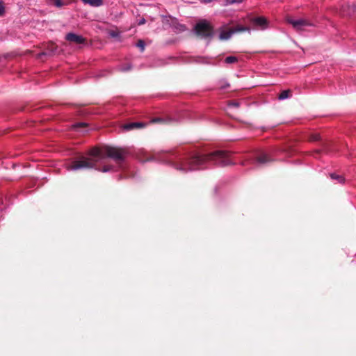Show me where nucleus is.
I'll list each match as a JSON object with an SVG mask.
<instances>
[{"instance_id":"1","label":"nucleus","mask_w":356,"mask_h":356,"mask_svg":"<svg viewBox=\"0 0 356 356\" xmlns=\"http://www.w3.org/2000/svg\"><path fill=\"white\" fill-rule=\"evenodd\" d=\"M168 163L183 173L204 169L212 165L226 166L234 164L232 154L224 150H217L209 154L196 152L185 156L172 154Z\"/></svg>"},{"instance_id":"2","label":"nucleus","mask_w":356,"mask_h":356,"mask_svg":"<svg viewBox=\"0 0 356 356\" xmlns=\"http://www.w3.org/2000/svg\"><path fill=\"white\" fill-rule=\"evenodd\" d=\"M129 152L124 148L104 146L102 147H94L86 155H81L73 161L67 167L69 170H79L82 169L95 168L99 171L106 172L114 170L111 165H98L106 157L113 159L119 166L127 158Z\"/></svg>"},{"instance_id":"3","label":"nucleus","mask_w":356,"mask_h":356,"mask_svg":"<svg viewBox=\"0 0 356 356\" xmlns=\"http://www.w3.org/2000/svg\"><path fill=\"white\" fill-rule=\"evenodd\" d=\"M195 31L197 35L202 38L211 37L213 33V28L207 20H201L195 26Z\"/></svg>"},{"instance_id":"4","label":"nucleus","mask_w":356,"mask_h":356,"mask_svg":"<svg viewBox=\"0 0 356 356\" xmlns=\"http://www.w3.org/2000/svg\"><path fill=\"white\" fill-rule=\"evenodd\" d=\"M249 29L242 25H237L234 28L225 29L222 27L219 38L220 40H228L235 33L242 32L248 30Z\"/></svg>"},{"instance_id":"5","label":"nucleus","mask_w":356,"mask_h":356,"mask_svg":"<svg viewBox=\"0 0 356 356\" xmlns=\"http://www.w3.org/2000/svg\"><path fill=\"white\" fill-rule=\"evenodd\" d=\"M65 40L76 44H84L86 42V39L85 38L74 33H68L66 34Z\"/></svg>"},{"instance_id":"6","label":"nucleus","mask_w":356,"mask_h":356,"mask_svg":"<svg viewBox=\"0 0 356 356\" xmlns=\"http://www.w3.org/2000/svg\"><path fill=\"white\" fill-rule=\"evenodd\" d=\"M289 23L296 31H303L306 27L310 26L312 24L305 19H291Z\"/></svg>"},{"instance_id":"7","label":"nucleus","mask_w":356,"mask_h":356,"mask_svg":"<svg viewBox=\"0 0 356 356\" xmlns=\"http://www.w3.org/2000/svg\"><path fill=\"white\" fill-rule=\"evenodd\" d=\"M251 22L252 25L257 29H265L268 26V22L264 17H254Z\"/></svg>"},{"instance_id":"8","label":"nucleus","mask_w":356,"mask_h":356,"mask_svg":"<svg viewBox=\"0 0 356 356\" xmlns=\"http://www.w3.org/2000/svg\"><path fill=\"white\" fill-rule=\"evenodd\" d=\"M145 127V124L143 122H129L124 124L122 126L123 130L129 131L133 129H141Z\"/></svg>"},{"instance_id":"9","label":"nucleus","mask_w":356,"mask_h":356,"mask_svg":"<svg viewBox=\"0 0 356 356\" xmlns=\"http://www.w3.org/2000/svg\"><path fill=\"white\" fill-rule=\"evenodd\" d=\"M271 161H273V159L266 152H261L260 154L257 155L254 159V161L260 164H264Z\"/></svg>"},{"instance_id":"10","label":"nucleus","mask_w":356,"mask_h":356,"mask_svg":"<svg viewBox=\"0 0 356 356\" xmlns=\"http://www.w3.org/2000/svg\"><path fill=\"white\" fill-rule=\"evenodd\" d=\"M84 4H88L92 7H99L104 4V0H81Z\"/></svg>"},{"instance_id":"11","label":"nucleus","mask_w":356,"mask_h":356,"mask_svg":"<svg viewBox=\"0 0 356 356\" xmlns=\"http://www.w3.org/2000/svg\"><path fill=\"white\" fill-rule=\"evenodd\" d=\"M172 122L170 118H154L152 120V122L168 123Z\"/></svg>"},{"instance_id":"12","label":"nucleus","mask_w":356,"mask_h":356,"mask_svg":"<svg viewBox=\"0 0 356 356\" xmlns=\"http://www.w3.org/2000/svg\"><path fill=\"white\" fill-rule=\"evenodd\" d=\"M291 96V91L290 90H286L281 92L279 95L278 99L280 100H283L287 99Z\"/></svg>"},{"instance_id":"13","label":"nucleus","mask_w":356,"mask_h":356,"mask_svg":"<svg viewBox=\"0 0 356 356\" xmlns=\"http://www.w3.org/2000/svg\"><path fill=\"white\" fill-rule=\"evenodd\" d=\"M330 177L332 179L336 180L338 181V183H340V184L343 183L344 180H345L342 176L337 175L335 173H331L330 175Z\"/></svg>"},{"instance_id":"14","label":"nucleus","mask_w":356,"mask_h":356,"mask_svg":"<svg viewBox=\"0 0 356 356\" xmlns=\"http://www.w3.org/2000/svg\"><path fill=\"white\" fill-rule=\"evenodd\" d=\"M238 61V58L236 56H227L225 59V63L227 64H232L236 63Z\"/></svg>"},{"instance_id":"15","label":"nucleus","mask_w":356,"mask_h":356,"mask_svg":"<svg viewBox=\"0 0 356 356\" xmlns=\"http://www.w3.org/2000/svg\"><path fill=\"white\" fill-rule=\"evenodd\" d=\"M321 139L320 134L318 133H314L312 134L309 136V140L310 141H318Z\"/></svg>"},{"instance_id":"16","label":"nucleus","mask_w":356,"mask_h":356,"mask_svg":"<svg viewBox=\"0 0 356 356\" xmlns=\"http://www.w3.org/2000/svg\"><path fill=\"white\" fill-rule=\"evenodd\" d=\"M52 4H54L55 6L58 8L62 7L64 3L61 0H49Z\"/></svg>"},{"instance_id":"17","label":"nucleus","mask_w":356,"mask_h":356,"mask_svg":"<svg viewBox=\"0 0 356 356\" xmlns=\"http://www.w3.org/2000/svg\"><path fill=\"white\" fill-rule=\"evenodd\" d=\"M136 46L140 49L141 51H144L145 42L143 40H139L136 44Z\"/></svg>"},{"instance_id":"18","label":"nucleus","mask_w":356,"mask_h":356,"mask_svg":"<svg viewBox=\"0 0 356 356\" xmlns=\"http://www.w3.org/2000/svg\"><path fill=\"white\" fill-rule=\"evenodd\" d=\"M228 106L238 108L240 106V102L237 101H230L228 103Z\"/></svg>"},{"instance_id":"19","label":"nucleus","mask_w":356,"mask_h":356,"mask_svg":"<svg viewBox=\"0 0 356 356\" xmlns=\"http://www.w3.org/2000/svg\"><path fill=\"white\" fill-rule=\"evenodd\" d=\"M5 13V7L3 2L0 0V16H3Z\"/></svg>"},{"instance_id":"20","label":"nucleus","mask_w":356,"mask_h":356,"mask_svg":"<svg viewBox=\"0 0 356 356\" xmlns=\"http://www.w3.org/2000/svg\"><path fill=\"white\" fill-rule=\"evenodd\" d=\"M87 126V124L84 123V122H79V123H76L74 125V127L75 129H79V128H83V127H86Z\"/></svg>"},{"instance_id":"21","label":"nucleus","mask_w":356,"mask_h":356,"mask_svg":"<svg viewBox=\"0 0 356 356\" xmlns=\"http://www.w3.org/2000/svg\"><path fill=\"white\" fill-rule=\"evenodd\" d=\"M131 68V66L130 65H127L126 67H121L120 68V70L122 72H126L129 70Z\"/></svg>"},{"instance_id":"22","label":"nucleus","mask_w":356,"mask_h":356,"mask_svg":"<svg viewBox=\"0 0 356 356\" xmlns=\"http://www.w3.org/2000/svg\"><path fill=\"white\" fill-rule=\"evenodd\" d=\"M243 0H226V2L229 4H232L235 3H241Z\"/></svg>"},{"instance_id":"23","label":"nucleus","mask_w":356,"mask_h":356,"mask_svg":"<svg viewBox=\"0 0 356 356\" xmlns=\"http://www.w3.org/2000/svg\"><path fill=\"white\" fill-rule=\"evenodd\" d=\"M145 19H141V20L139 22L138 24H139V25H141V24H145Z\"/></svg>"}]
</instances>
